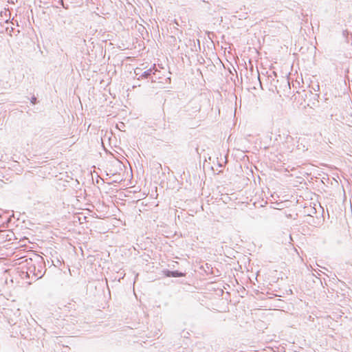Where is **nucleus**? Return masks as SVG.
<instances>
[{
	"label": "nucleus",
	"mask_w": 352,
	"mask_h": 352,
	"mask_svg": "<svg viewBox=\"0 0 352 352\" xmlns=\"http://www.w3.org/2000/svg\"><path fill=\"white\" fill-rule=\"evenodd\" d=\"M28 265L29 266L28 267L27 275L29 277L32 275L34 279L38 280L43 276L46 269L45 267V262L42 256L36 255L34 259H30V262L28 263Z\"/></svg>",
	"instance_id": "1"
},
{
	"label": "nucleus",
	"mask_w": 352,
	"mask_h": 352,
	"mask_svg": "<svg viewBox=\"0 0 352 352\" xmlns=\"http://www.w3.org/2000/svg\"><path fill=\"white\" fill-rule=\"evenodd\" d=\"M283 145L287 151L292 152L294 148V140L292 136L287 135Z\"/></svg>",
	"instance_id": "2"
},
{
	"label": "nucleus",
	"mask_w": 352,
	"mask_h": 352,
	"mask_svg": "<svg viewBox=\"0 0 352 352\" xmlns=\"http://www.w3.org/2000/svg\"><path fill=\"white\" fill-rule=\"evenodd\" d=\"M199 110H200V107L197 104H194V102H190L188 104V109L186 111H190L189 113V116H194V114L199 112Z\"/></svg>",
	"instance_id": "3"
},
{
	"label": "nucleus",
	"mask_w": 352,
	"mask_h": 352,
	"mask_svg": "<svg viewBox=\"0 0 352 352\" xmlns=\"http://www.w3.org/2000/svg\"><path fill=\"white\" fill-rule=\"evenodd\" d=\"M155 72L153 69H149L146 71H145L141 76L142 78H149L152 74H154Z\"/></svg>",
	"instance_id": "4"
},
{
	"label": "nucleus",
	"mask_w": 352,
	"mask_h": 352,
	"mask_svg": "<svg viewBox=\"0 0 352 352\" xmlns=\"http://www.w3.org/2000/svg\"><path fill=\"white\" fill-rule=\"evenodd\" d=\"M163 272L168 277H176V271L164 270Z\"/></svg>",
	"instance_id": "5"
},
{
	"label": "nucleus",
	"mask_w": 352,
	"mask_h": 352,
	"mask_svg": "<svg viewBox=\"0 0 352 352\" xmlns=\"http://www.w3.org/2000/svg\"><path fill=\"white\" fill-rule=\"evenodd\" d=\"M8 322L11 326H14L17 324V320L12 318H8Z\"/></svg>",
	"instance_id": "6"
},
{
	"label": "nucleus",
	"mask_w": 352,
	"mask_h": 352,
	"mask_svg": "<svg viewBox=\"0 0 352 352\" xmlns=\"http://www.w3.org/2000/svg\"><path fill=\"white\" fill-rule=\"evenodd\" d=\"M14 28L13 27H10V28L8 27V28H6V31H7L8 32H9V34H12V32H14Z\"/></svg>",
	"instance_id": "7"
},
{
	"label": "nucleus",
	"mask_w": 352,
	"mask_h": 352,
	"mask_svg": "<svg viewBox=\"0 0 352 352\" xmlns=\"http://www.w3.org/2000/svg\"><path fill=\"white\" fill-rule=\"evenodd\" d=\"M342 36L345 38H347L349 36V32L347 30H344L342 31Z\"/></svg>",
	"instance_id": "8"
},
{
	"label": "nucleus",
	"mask_w": 352,
	"mask_h": 352,
	"mask_svg": "<svg viewBox=\"0 0 352 352\" xmlns=\"http://www.w3.org/2000/svg\"><path fill=\"white\" fill-rule=\"evenodd\" d=\"M177 277H180V276H185L186 274L177 272Z\"/></svg>",
	"instance_id": "9"
},
{
	"label": "nucleus",
	"mask_w": 352,
	"mask_h": 352,
	"mask_svg": "<svg viewBox=\"0 0 352 352\" xmlns=\"http://www.w3.org/2000/svg\"><path fill=\"white\" fill-rule=\"evenodd\" d=\"M36 98H35V97H32V102L33 104H35V103H36Z\"/></svg>",
	"instance_id": "10"
},
{
	"label": "nucleus",
	"mask_w": 352,
	"mask_h": 352,
	"mask_svg": "<svg viewBox=\"0 0 352 352\" xmlns=\"http://www.w3.org/2000/svg\"><path fill=\"white\" fill-rule=\"evenodd\" d=\"M60 3L65 8V6H64V3H63V0H60ZM65 8H67L65 7Z\"/></svg>",
	"instance_id": "11"
},
{
	"label": "nucleus",
	"mask_w": 352,
	"mask_h": 352,
	"mask_svg": "<svg viewBox=\"0 0 352 352\" xmlns=\"http://www.w3.org/2000/svg\"><path fill=\"white\" fill-rule=\"evenodd\" d=\"M286 81H287V83L288 86H289V81H288L287 80H286Z\"/></svg>",
	"instance_id": "12"
}]
</instances>
